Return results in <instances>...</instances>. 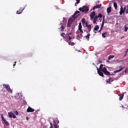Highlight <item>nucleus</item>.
Returning a JSON list of instances; mask_svg holds the SVG:
<instances>
[{
  "instance_id": "nucleus-1",
  "label": "nucleus",
  "mask_w": 128,
  "mask_h": 128,
  "mask_svg": "<svg viewBox=\"0 0 128 128\" xmlns=\"http://www.w3.org/2000/svg\"><path fill=\"white\" fill-rule=\"evenodd\" d=\"M78 14H80V11H76L74 14L72 16V18H68V22L67 24V26L68 28H70L72 26V22H74V21L78 16H76Z\"/></svg>"
},
{
  "instance_id": "nucleus-2",
  "label": "nucleus",
  "mask_w": 128,
  "mask_h": 128,
  "mask_svg": "<svg viewBox=\"0 0 128 128\" xmlns=\"http://www.w3.org/2000/svg\"><path fill=\"white\" fill-rule=\"evenodd\" d=\"M79 10L82 12H88V6H82V8H79Z\"/></svg>"
},
{
  "instance_id": "nucleus-3",
  "label": "nucleus",
  "mask_w": 128,
  "mask_h": 128,
  "mask_svg": "<svg viewBox=\"0 0 128 128\" xmlns=\"http://www.w3.org/2000/svg\"><path fill=\"white\" fill-rule=\"evenodd\" d=\"M126 6H124V7L120 6V11L119 12L120 16L123 14L124 12L126 13Z\"/></svg>"
},
{
  "instance_id": "nucleus-4",
  "label": "nucleus",
  "mask_w": 128,
  "mask_h": 128,
  "mask_svg": "<svg viewBox=\"0 0 128 128\" xmlns=\"http://www.w3.org/2000/svg\"><path fill=\"white\" fill-rule=\"evenodd\" d=\"M3 86L4 88H6L7 92H12V90L10 88V85L6 84H3Z\"/></svg>"
},
{
  "instance_id": "nucleus-5",
  "label": "nucleus",
  "mask_w": 128,
  "mask_h": 128,
  "mask_svg": "<svg viewBox=\"0 0 128 128\" xmlns=\"http://www.w3.org/2000/svg\"><path fill=\"white\" fill-rule=\"evenodd\" d=\"M102 66H104V65L102 64H101L100 65L99 70H100L102 72H104L106 71V68H102Z\"/></svg>"
},
{
  "instance_id": "nucleus-6",
  "label": "nucleus",
  "mask_w": 128,
  "mask_h": 128,
  "mask_svg": "<svg viewBox=\"0 0 128 128\" xmlns=\"http://www.w3.org/2000/svg\"><path fill=\"white\" fill-rule=\"evenodd\" d=\"M8 115L9 118H16V115L12 112H8Z\"/></svg>"
},
{
  "instance_id": "nucleus-7",
  "label": "nucleus",
  "mask_w": 128,
  "mask_h": 128,
  "mask_svg": "<svg viewBox=\"0 0 128 128\" xmlns=\"http://www.w3.org/2000/svg\"><path fill=\"white\" fill-rule=\"evenodd\" d=\"M1 118L4 122V124L7 126H10V123H8L6 120L4 119V116L2 115Z\"/></svg>"
},
{
  "instance_id": "nucleus-8",
  "label": "nucleus",
  "mask_w": 128,
  "mask_h": 128,
  "mask_svg": "<svg viewBox=\"0 0 128 128\" xmlns=\"http://www.w3.org/2000/svg\"><path fill=\"white\" fill-rule=\"evenodd\" d=\"M34 112V109L28 106L26 110L27 112Z\"/></svg>"
},
{
  "instance_id": "nucleus-9",
  "label": "nucleus",
  "mask_w": 128,
  "mask_h": 128,
  "mask_svg": "<svg viewBox=\"0 0 128 128\" xmlns=\"http://www.w3.org/2000/svg\"><path fill=\"white\" fill-rule=\"evenodd\" d=\"M24 8H20L18 10H17V12H16V14H22V12L24 11Z\"/></svg>"
},
{
  "instance_id": "nucleus-10",
  "label": "nucleus",
  "mask_w": 128,
  "mask_h": 128,
  "mask_svg": "<svg viewBox=\"0 0 128 128\" xmlns=\"http://www.w3.org/2000/svg\"><path fill=\"white\" fill-rule=\"evenodd\" d=\"M95 16H96V12H92L90 14V20H94V18Z\"/></svg>"
},
{
  "instance_id": "nucleus-11",
  "label": "nucleus",
  "mask_w": 128,
  "mask_h": 128,
  "mask_svg": "<svg viewBox=\"0 0 128 128\" xmlns=\"http://www.w3.org/2000/svg\"><path fill=\"white\" fill-rule=\"evenodd\" d=\"M97 70H98V72L99 76H102V78H104V73L102 72V70L98 68H97Z\"/></svg>"
},
{
  "instance_id": "nucleus-12",
  "label": "nucleus",
  "mask_w": 128,
  "mask_h": 128,
  "mask_svg": "<svg viewBox=\"0 0 128 128\" xmlns=\"http://www.w3.org/2000/svg\"><path fill=\"white\" fill-rule=\"evenodd\" d=\"M104 19H103L102 24L101 25V27L100 28V30H98V32H102V28H104Z\"/></svg>"
},
{
  "instance_id": "nucleus-13",
  "label": "nucleus",
  "mask_w": 128,
  "mask_h": 128,
  "mask_svg": "<svg viewBox=\"0 0 128 128\" xmlns=\"http://www.w3.org/2000/svg\"><path fill=\"white\" fill-rule=\"evenodd\" d=\"M102 8V4H98V5H96V6H94L92 10H94L96 8Z\"/></svg>"
},
{
  "instance_id": "nucleus-14",
  "label": "nucleus",
  "mask_w": 128,
  "mask_h": 128,
  "mask_svg": "<svg viewBox=\"0 0 128 128\" xmlns=\"http://www.w3.org/2000/svg\"><path fill=\"white\" fill-rule=\"evenodd\" d=\"M82 22L83 24H86V26L88 24V21L86 20V18H83L82 20Z\"/></svg>"
},
{
  "instance_id": "nucleus-15",
  "label": "nucleus",
  "mask_w": 128,
  "mask_h": 128,
  "mask_svg": "<svg viewBox=\"0 0 128 128\" xmlns=\"http://www.w3.org/2000/svg\"><path fill=\"white\" fill-rule=\"evenodd\" d=\"M82 23L80 22L78 26V30H80V32H82V34H83L84 31H82Z\"/></svg>"
},
{
  "instance_id": "nucleus-16",
  "label": "nucleus",
  "mask_w": 128,
  "mask_h": 128,
  "mask_svg": "<svg viewBox=\"0 0 128 128\" xmlns=\"http://www.w3.org/2000/svg\"><path fill=\"white\" fill-rule=\"evenodd\" d=\"M86 28H87L88 32H90V30H92V26H90V24H87L86 25Z\"/></svg>"
},
{
  "instance_id": "nucleus-17",
  "label": "nucleus",
  "mask_w": 128,
  "mask_h": 128,
  "mask_svg": "<svg viewBox=\"0 0 128 128\" xmlns=\"http://www.w3.org/2000/svg\"><path fill=\"white\" fill-rule=\"evenodd\" d=\"M124 93L120 94L119 98L120 100H122V99L124 98Z\"/></svg>"
},
{
  "instance_id": "nucleus-18",
  "label": "nucleus",
  "mask_w": 128,
  "mask_h": 128,
  "mask_svg": "<svg viewBox=\"0 0 128 128\" xmlns=\"http://www.w3.org/2000/svg\"><path fill=\"white\" fill-rule=\"evenodd\" d=\"M98 16H95L93 18V19H94L93 22H94V24H96V22H97V20H98Z\"/></svg>"
},
{
  "instance_id": "nucleus-19",
  "label": "nucleus",
  "mask_w": 128,
  "mask_h": 128,
  "mask_svg": "<svg viewBox=\"0 0 128 128\" xmlns=\"http://www.w3.org/2000/svg\"><path fill=\"white\" fill-rule=\"evenodd\" d=\"M98 28H100V27L98 26V25H96V26L94 27V32L95 34H96V30H98Z\"/></svg>"
},
{
  "instance_id": "nucleus-20",
  "label": "nucleus",
  "mask_w": 128,
  "mask_h": 128,
  "mask_svg": "<svg viewBox=\"0 0 128 128\" xmlns=\"http://www.w3.org/2000/svg\"><path fill=\"white\" fill-rule=\"evenodd\" d=\"M122 66H120V69L119 70H116L114 72L115 74H116V72H121V70H122L124 69V68L122 67Z\"/></svg>"
},
{
  "instance_id": "nucleus-21",
  "label": "nucleus",
  "mask_w": 128,
  "mask_h": 128,
  "mask_svg": "<svg viewBox=\"0 0 128 128\" xmlns=\"http://www.w3.org/2000/svg\"><path fill=\"white\" fill-rule=\"evenodd\" d=\"M53 122H54L53 126L54 128H59V126H58V124H56V120H54L53 121Z\"/></svg>"
},
{
  "instance_id": "nucleus-22",
  "label": "nucleus",
  "mask_w": 128,
  "mask_h": 128,
  "mask_svg": "<svg viewBox=\"0 0 128 128\" xmlns=\"http://www.w3.org/2000/svg\"><path fill=\"white\" fill-rule=\"evenodd\" d=\"M107 12L108 14H110V12H112V7H109L108 8H107Z\"/></svg>"
},
{
  "instance_id": "nucleus-23",
  "label": "nucleus",
  "mask_w": 128,
  "mask_h": 128,
  "mask_svg": "<svg viewBox=\"0 0 128 128\" xmlns=\"http://www.w3.org/2000/svg\"><path fill=\"white\" fill-rule=\"evenodd\" d=\"M104 74L106 76H110V72L108 71V70H106L104 72Z\"/></svg>"
},
{
  "instance_id": "nucleus-24",
  "label": "nucleus",
  "mask_w": 128,
  "mask_h": 128,
  "mask_svg": "<svg viewBox=\"0 0 128 128\" xmlns=\"http://www.w3.org/2000/svg\"><path fill=\"white\" fill-rule=\"evenodd\" d=\"M90 36V33H88V34L84 36V38H86V40H89Z\"/></svg>"
},
{
  "instance_id": "nucleus-25",
  "label": "nucleus",
  "mask_w": 128,
  "mask_h": 128,
  "mask_svg": "<svg viewBox=\"0 0 128 128\" xmlns=\"http://www.w3.org/2000/svg\"><path fill=\"white\" fill-rule=\"evenodd\" d=\"M106 34H108V33L106 32H104L102 33V38H106Z\"/></svg>"
},
{
  "instance_id": "nucleus-26",
  "label": "nucleus",
  "mask_w": 128,
  "mask_h": 128,
  "mask_svg": "<svg viewBox=\"0 0 128 128\" xmlns=\"http://www.w3.org/2000/svg\"><path fill=\"white\" fill-rule=\"evenodd\" d=\"M114 6L115 10H118V4L116 2H114Z\"/></svg>"
},
{
  "instance_id": "nucleus-27",
  "label": "nucleus",
  "mask_w": 128,
  "mask_h": 128,
  "mask_svg": "<svg viewBox=\"0 0 128 128\" xmlns=\"http://www.w3.org/2000/svg\"><path fill=\"white\" fill-rule=\"evenodd\" d=\"M114 58V55H110L108 57V60H112V58Z\"/></svg>"
},
{
  "instance_id": "nucleus-28",
  "label": "nucleus",
  "mask_w": 128,
  "mask_h": 128,
  "mask_svg": "<svg viewBox=\"0 0 128 128\" xmlns=\"http://www.w3.org/2000/svg\"><path fill=\"white\" fill-rule=\"evenodd\" d=\"M128 30V24H126L124 26V32H126Z\"/></svg>"
},
{
  "instance_id": "nucleus-29",
  "label": "nucleus",
  "mask_w": 128,
  "mask_h": 128,
  "mask_svg": "<svg viewBox=\"0 0 128 128\" xmlns=\"http://www.w3.org/2000/svg\"><path fill=\"white\" fill-rule=\"evenodd\" d=\"M61 32H64V26H61V27L60 28Z\"/></svg>"
},
{
  "instance_id": "nucleus-30",
  "label": "nucleus",
  "mask_w": 128,
  "mask_h": 128,
  "mask_svg": "<svg viewBox=\"0 0 128 128\" xmlns=\"http://www.w3.org/2000/svg\"><path fill=\"white\" fill-rule=\"evenodd\" d=\"M61 36H62L64 38H66V34L62 32L60 34Z\"/></svg>"
},
{
  "instance_id": "nucleus-31",
  "label": "nucleus",
  "mask_w": 128,
  "mask_h": 128,
  "mask_svg": "<svg viewBox=\"0 0 128 128\" xmlns=\"http://www.w3.org/2000/svg\"><path fill=\"white\" fill-rule=\"evenodd\" d=\"M97 18H102V14H99L98 16H97Z\"/></svg>"
},
{
  "instance_id": "nucleus-32",
  "label": "nucleus",
  "mask_w": 128,
  "mask_h": 128,
  "mask_svg": "<svg viewBox=\"0 0 128 128\" xmlns=\"http://www.w3.org/2000/svg\"><path fill=\"white\" fill-rule=\"evenodd\" d=\"M106 83L110 84V78H108V80H106Z\"/></svg>"
},
{
  "instance_id": "nucleus-33",
  "label": "nucleus",
  "mask_w": 128,
  "mask_h": 128,
  "mask_svg": "<svg viewBox=\"0 0 128 128\" xmlns=\"http://www.w3.org/2000/svg\"><path fill=\"white\" fill-rule=\"evenodd\" d=\"M126 14H128V5L127 6V9L126 10Z\"/></svg>"
},
{
  "instance_id": "nucleus-34",
  "label": "nucleus",
  "mask_w": 128,
  "mask_h": 128,
  "mask_svg": "<svg viewBox=\"0 0 128 128\" xmlns=\"http://www.w3.org/2000/svg\"><path fill=\"white\" fill-rule=\"evenodd\" d=\"M55 122L56 124H60V121L58 120H56V121H55Z\"/></svg>"
},
{
  "instance_id": "nucleus-35",
  "label": "nucleus",
  "mask_w": 128,
  "mask_h": 128,
  "mask_svg": "<svg viewBox=\"0 0 128 128\" xmlns=\"http://www.w3.org/2000/svg\"><path fill=\"white\" fill-rule=\"evenodd\" d=\"M109 80H110V82H114V80L112 78H109Z\"/></svg>"
},
{
  "instance_id": "nucleus-36",
  "label": "nucleus",
  "mask_w": 128,
  "mask_h": 128,
  "mask_svg": "<svg viewBox=\"0 0 128 128\" xmlns=\"http://www.w3.org/2000/svg\"><path fill=\"white\" fill-rule=\"evenodd\" d=\"M70 46H74V43L71 42Z\"/></svg>"
},
{
  "instance_id": "nucleus-37",
  "label": "nucleus",
  "mask_w": 128,
  "mask_h": 128,
  "mask_svg": "<svg viewBox=\"0 0 128 128\" xmlns=\"http://www.w3.org/2000/svg\"><path fill=\"white\" fill-rule=\"evenodd\" d=\"M76 0V4H78L80 3V0Z\"/></svg>"
},
{
  "instance_id": "nucleus-38",
  "label": "nucleus",
  "mask_w": 128,
  "mask_h": 128,
  "mask_svg": "<svg viewBox=\"0 0 128 128\" xmlns=\"http://www.w3.org/2000/svg\"><path fill=\"white\" fill-rule=\"evenodd\" d=\"M68 44L70 46V44H71L72 42H70V40H68Z\"/></svg>"
},
{
  "instance_id": "nucleus-39",
  "label": "nucleus",
  "mask_w": 128,
  "mask_h": 128,
  "mask_svg": "<svg viewBox=\"0 0 128 128\" xmlns=\"http://www.w3.org/2000/svg\"><path fill=\"white\" fill-rule=\"evenodd\" d=\"M68 44L70 46V44H71L72 42H70V40H68Z\"/></svg>"
},
{
  "instance_id": "nucleus-40",
  "label": "nucleus",
  "mask_w": 128,
  "mask_h": 128,
  "mask_svg": "<svg viewBox=\"0 0 128 128\" xmlns=\"http://www.w3.org/2000/svg\"><path fill=\"white\" fill-rule=\"evenodd\" d=\"M68 38H69V40H72V38H71L70 36H68Z\"/></svg>"
},
{
  "instance_id": "nucleus-41",
  "label": "nucleus",
  "mask_w": 128,
  "mask_h": 128,
  "mask_svg": "<svg viewBox=\"0 0 128 128\" xmlns=\"http://www.w3.org/2000/svg\"><path fill=\"white\" fill-rule=\"evenodd\" d=\"M126 72H128V69H126V70H124V73H125V74H126Z\"/></svg>"
},
{
  "instance_id": "nucleus-42",
  "label": "nucleus",
  "mask_w": 128,
  "mask_h": 128,
  "mask_svg": "<svg viewBox=\"0 0 128 128\" xmlns=\"http://www.w3.org/2000/svg\"><path fill=\"white\" fill-rule=\"evenodd\" d=\"M50 128H52V124L50 123Z\"/></svg>"
},
{
  "instance_id": "nucleus-43",
  "label": "nucleus",
  "mask_w": 128,
  "mask_h": 128,
  "mask_svg": "<svg viewBox=\"0 0 128 128\" xmlns=\"http://www.w3.org/2000/svg\"><path fill=\"white\" fill-rule=\"evenodd\" d=\"M60 26H64V24L62 23H60Z\"/></svg>"
},
{
  "instance_id": "nucleus-44",
  "label": "nucleus",
  "mask_w": 128,
  "mask_h": 128,
  "mask_svg": "<svg viewBox=\"0 0 128 128\" xmlns=\"http://www.w3.org/2000/svg\"><path fill=\"white\" fill-rule=\"evenodd\" d=\"M72 34V32H70L69 34H68V36H70V34Z\"/></svg>"
},
{
  "instance_id": "nucleus-45",
  "label": "nucleus",
  "mask_w": 128,
  "mask_h": 128,
  "mask_svg": "<svg viewBox=\"0 0 128 128\" xmlns=\"http://www.w3.org/2000/svg\"><path fill=\"white\" fill-rule=\"evenodd\" d=\"M16 115L18 114V111H16Z\"/></svg>"
},
{
  "instance_id": "nucleus-46",
  "label": "nucleus",
  "mask_w": 128,
  "mask_h": 128,
  "mask_svg": "<svg viewBox=\"0 0 128 128\" xmlns=\"http://www.w3.org/2000/svg\"><path fill=\"white\" fill-rule=\"evenodd\" d=\"M16 62H14V66H16Z\"/></svg>"
},
{
  "instance_id": "nucleus-47",
  "label": "nucleus",
  "mask_w": 128,
  "mask_h": 128,
  "mask_svg": "<svg viewBox=\"0 0 128 128\" xmlns=\"http://www.w3.org/2000/svg\"><path fill=\"white\" fill-rule=\"evenodd\" d=\"M26 118L27 120H28V117H26Z\"/></svg>"
},
{
  "instance_id": "nucleus-48",
  "label": "nucleus",
  "mask_w": 128,
  "mask_h": 128,
  "mask_svg": "<svg viewBox=\"0 0 128 128\" xmlns=\"http://www.w3.org/2000/svg\"><path fill=\"white\" fill-rule=\"evenodd\" d=\"M110 76H114V74H110Z\"/></svg>"
},
{
  "instance_id": "nucleus-49",
  "label": "nucleus",
  "mask_w": 128,
  "mask_h": 128,
  "mask_svg": "<svg viewBox=\"0 0 128 128\" xmlns=\"http://www.w3.org/2000/svg\"><path fill=\"white\" fill-rule=\"evenodd\" d=\"M124 38V36H122V37L121 38V39Z\"/></svg>"
},
{
  "instance_id": "nucleus-50",
  "label": "nucleus",
  "mask_w": 128,
  "mask_h": 128,
  "mask_svg": "<svg viewBox=\"0 0 128 128\" xmlns=\"http://www.w3.org/2000/svg\"><path fill=\"white\" fill-rule=\"evenodd\" d=\"M128 52V48L127 49V50H126V52Z\"/></svg>"
}]
</instances>
